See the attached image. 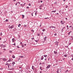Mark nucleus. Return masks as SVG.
Wrapping results in <instances>:
<instances>
[{"instance_id": "13", "label": "nucleus", "mask_w": 73, "mask_h": 73, "mask_svg": "<svg viewBox=\"0 0 73 73\" xmlns=\"http://www.w3.org/2000/svg\"><path fill=\"white\" fill-rule=\"evenodd\" d=\"M12 57L13 58H15V56L14 55H13L12 56Z\"/></svg>"}, {"instance_id": "52", "label": "nucleus", "mask_w": 73, "mask_h": 73, "mask_svg": "<svg viewBox=\"0 0 73 73\" xmlns=\"http://www.w3.org/2000/svg\"><path fill=\"white\" fill-rule=\"evenodd\" d=\"M17 3H19V4H20V2H17Z\"/></svg>"}, {"instance_id": "33", "label": "nucleus", "mask_w": 73, "mask_h": 73, "mask_svg": "<svg viewBox=\"0 0 73 73\" xmlns=\"http://www.w3.org/2000/svg\"><path fill=\"white\" fill-rule=\"evenodd\" d=\"M54 36H56V35H57V34L56 33H55L54 35Z\"/></svg>"}, {"instance_id": "60", "label": "nucleus", "mask_w": 73, "mask_h": 73, "mask_svg": "<svg viewBox=\"0 0 73 73\" xmlns=\"http://www.w3.org/2000/svg\"><path fill=\"white\" fill-rule=\"evenodd\" d=\"M38 36H40V35H39V34L38 35Z\"/></svg>"}, {"instance_id": "45", "label": "nucleus", "mask_w": 73, "mask_h": 73, "mask_svg": "<svg viewBox=\"0 0 73 73\" xmlns=\"http://www.w3.org/2000/svg\"><path fill=\"white\" fill-rule=\"evenodd\" d=\"M40 2H41V3H42V1H40Z\"/></svg>"}, {"instance_id": "32", "label": "nucleus", "mask_w": 73, "mask_h": 73, "mask_svg": "<svg viewBox=\"0 0 73 73\" xmlns=\"http://www.w3.org/2000/svg\"><path fill=\"white\" fill-rule=\"evenodd\" d=\"M64 57H66V56H67V55H64Z\"/></svg>"}, {"instance_id": "23", "label": "nucleus", "mask_w": 73, "mask_h": 73, "mask_svg": "<svg viewBox=\"0 0 73 73\" xmlns=\"http://www.w3.org/2000/svg\"><path fill=\"white\" fill-rule=\"evenodd\" d=\"M42 31L43 32H44L45 31V29H43V30H42Z\"/></svg>"}, {"instance_id": "44", "label": "nucleus", "mask_w": 73, "mask_h": 73, "mask_svg": "<svg viewBox=\"0 0 73 73\" xmlns=\"http://www.w3.org/2000/svg\"><path fill=\"white\" fill-rule=\"evenodd\" d=\"M1 33V36H2V34Z\"/></svg>"}, {"instance_id": "2", "label": "nucleus", "mask_w": 73, "mask_h": 73, "mask_svg": "<svg viewBox=\"0 0 73 73\" xmlns=\"http://www.w3.org/2000/svg\"><path fill=\"white\" fill-rule=\"evenodd\" d=\"M5 65H7L8 66V68H9V63H6L5 64Z\"/></svg>"}, {"instance_id": "7", "label": "nucleus", "mask_w": 73, "mask_h": 73, "mask_svg": "<svg viewBox=\"0 0 73 73\" xmlns=\"http://www.w3.org/2000/svg\"><path fill=\"white\" fill-rule=\"evenodd\" d=\"M8 61V62H10V61H12V59H9Z\"/></svg>"}, {"instance_id": "35", "label": "nucleus", "mask_w": 73, "mask_h": 73, "mask_svg": "<svg viewBox=\"0 0 73 73\" xmlns=\"http://www.w3.org/2000/svg\"><path fill=\"white\" fill-rule=\"evenodd\" d=\"M48 17H47V18H44V19H48Z\"/></svg>"}, {"instance_id": "43", "label": "nucleus", "mask_w": 73, "mask_h": 73, "mask_svg": "<svg viewBox=\"0 0 73 73\" xmlns=\"http://www.w3.org/2000/svg\"><path fill=\"white\" fill-rule=\"evenodd\" d=\"M44 60H45V61H46V58H45L44 59Z\"/></svg>"}, {"instance_id": "27", "label": "nucleus", "mask_w": 73, "mask_h": 73, "mask_svg": "<svg viewBox=\"0 0 73 73\" xmlns=\"http://www.w3.org/2000/svg\"><path fill=\"white\" fill-rule=\"evenodd\" d=\"M20 5H21V7H23V4H21Z\"/></svg>"}, {"instance_id": "29", "label": "nucleus", "mask_w": 73, "mask_h": 73, "mask_svg": "<svg viewBox=\"0 0 73 73\" xmlns=\"http://www.w3.org/2000/svg\"><path fill=\"white\" fill-rule=\"evenodd\" d=\"M20 44L21 45H23V43L22 42H21Z\"/></svg>"}, {"instance_id": "55", "label": "nucleus", "mask_w": 73, "mask_h": 73, "mask_svg": "<svg viewBox=\"0 0 73 73\" xmlns=\"http://www.w3.org/2000/svg\"><path fill=\"white\" fill-rule=\"evenodd\" d=\"M1 40V38L0 37V40Z\"/></svg>"}, {"instance_id": "54", "label": "nucleus", "mask_w": 73, "mask_h": 73, "mask_svg": "<svg viewBox=\"0 0 73 73\" xmlns=\"http://www.w3.org/2000/svg\"><path fill=\"white\" fill-rule=\"evenodd\" d=\"M14 1H16V0H13Z\"/></svg>"}, {"instance_id": "48", "label": "nucleus", "mask_w": 73, "mask_h": 73, "mask_svg": "<svg viewBox=\"0 0 73 73\" xmlns=\"http://www.w3.org/2000/svg\"><path fill=\"white\" fill-rule=\"evenodd\" d=\"M67 28H68V25H67Z\"/></svg>"}, {"instance_id": "6", "label": "nucleus", "mask_w": 73, "mask_h": 73, "mask_svg": "<svg viewBox=\"0 0 73 73\" xmlns=\"http://www.w3.org/2000/svg\"><path fill=\"white\" fill-rule=\"evenodd\" d=\"M54 54H57V52L54 51Z\"/></svg>"}, {"instance_id": "50", "label": "nucleus", "mask_w": 73, "mask_h": 73, "mask_svg": "<svg viewBox=\"0 0 73 73\" xmlns=\"http://www.w3.org/2000/svg\"><path fill=\"white\" fill-rule=\"evenodd\" d=\"M40 73H42V71H40Z\"/></svg>"}, {"instance_id": "42", "label": "nucleus", "mask_w": 73, "mask_h": 73, "mask_svg": "<svg viewBox=\"0 0 73 73\" xmlns=\"http://www.w3.org/2000/svg\"><path fill=\"white\" fill-rule=\"evenodd\" d=\"M56 72L58 73V71H56Z\"/></svg>"}, {"instance_id": "64", "label": "nucleus", "mask_w": 73, "mask_h": 73, "mask_svg": "<svg viewBox=\"0 0 73 73\" xmlns=\"http://www.w3.org/2000/svg\"><path fill=\"white\" fill-rule=\"evenodd\" d=\"M40 27H41V25H40Z\"/></svg>"}, {"instance_id": "12", "label": "nucleus", "mask_w": 73, "mask_h": 73, "mask_svg": "<svg viewBox=\"0 0 73 73\" xmlns=\"http://www.w3.org/2000/svg\"><path fill=\"white\" fill-rule=\"evenodd\" d=\"M56 12V11L55 10L54 11H52L51 12H54V13Z\"/></svg>"}, {"instance_id": "37", "label": "nucleus", "mask_w": 73, "mask_h": 73, "mask_svg": "<svg viewBox=\"0 0 73 73\" xmlns=\"http://www.w3.org/2000/svg\"><path fill=\"white\" fill-rule=\"evenodd\" d=\"M18 3H17L16 4H15V5H17V4H18Z\"/></svg>"}, {"instance_id": "8", "label": "nucleus", "mask_w": 73, "mask_h": 73, "mask_svg": "<svg viewBox=\"0 0 73 73\" xmlns=\"http://www.w3.org/2000/svg\"><path fill=\"white\" fill-rule=\"evenodd\" d=\"M44 59V57L43 56H42L41 57V60H42Z\"/></svg>"}, {"instance_id": "19", "label": "nucleus", "mask_w": 73, "mask_h": 73, "mask_svg": "<svg viewBox=\"0 0 73 73\" xmlns=\"http://www.w3.org/2000/svg\"><path fill=\"white\" fill-rule=\"evenodd\" d=\"M17 48H20V47L19 46H17Z\"/></svg>"}, {"instance_id": "53", "label": "nucleus", "mask_w": 73, "mask_h": 73, "mask_svg": "<svg viewBox=\"0 0 73 73\" xmlns=\"http://www.w3.org/2000/svg\"><path fill=\"white\" fill-rule=\"evenodd\" d=\"M32 16H33V14H32Z\"/></svg>"}, {"instance_id": "58", "label": "nucleus", "mask_w": 73, "mask_h": 73, "mask_svg": "<svg viewBox=\"0 0 73 73\" xmlns=\"http://www.w3.org/2000/svg\"><path fill=\"white\" fill-rule=\"evenodd\" d=\"M56 15H58V13H57Z\"/></svg>"}, {"instance_id": "20", "label": "nucleus", "mask_w": 73, "mask_h": 73, "mask_svg": "<svg viewBox=\"0 0 73 73\" xmlns=\"http://www.w3.org/2000/svg\"><path fill=\"white\" fill-rule=\"evenodd\" d=\"M22 17L23 19H24V16L23 15H22Z\"/></svg>"}, {"instance_id": "26", "label": "nucleus", "mask_w": 73, "mask_h": 73, "mask_svg": "<svg viewBox=\"0 0 73 73\" xmlns=\"http://www.w3.org/2000/svg\"><path fill=\"white\" fill-rule=\"evenodd\" d=\"M8 21V19H6V20H5V21H6L7 22Z\"/></svg>"}, {"instance_id": "38", "label": "nucleus", "mask_w": 73, "mask_h": 73, "mask_svg": "<svg viewBox=\"0 0 73 73\" xmlns=\"http://www.w3.org/2000/svg\"><path fill=\"white\" fill-rule=\"evenodd\" d=\"M31 39L32 40H33L34 39V38H31Z\"/></svg>"}, {"instance_id": "22", "label": "nucleus", "mask_w": 73, "mask_h": 73, "mask_svg": "<svg viewBox=\"0 0 73 73\" xmlns=\"http://www.w3.org/2000/svg\"><path fill=\"white\" fill-rule=\"evenodd\" d=\"M20 26H21V24H19L18 25V27H20Z\"/></svg>"}, {"instance_id": "3", "label": "nucleus", "mask_w": 73, "mask_h": 73, "mask_svg": "<svg viewBox=\"0 0 73 73\" xmlns=\"http://www.w3.org/2000/svg\"><path fill=\"white\" fill-rule=\"evenodd\" d=\"M50 67V65H48V66H47V67L46 68V69L47 68H49Z\"/></svg>"}, {"instance_id": "46", "label": "nucleus", "mask_w": 73, "mask_h": 73, "mask_svg": "<svg viewBox=\"0 0 73 73\" xmlns=\"http://www.w3.org/2000/svg\"><path fill=\"white\" fill-rule=\"evenodd\" d=\"M72 60H73V58H72L71 59Z\"/></svg>"}, {"instance_id": "41", "label": "nucleus", "mask_w": 73, "mask_h": 73, "mask_svg": "<svg viewBox=\"0 0 73 73\" xmlns=\"http://www.w3.org/2000/svg\"><path fill=\"white\" fill-rule=\"evenodd\" d=\"M24 26L25 27H27V25H25Z\"/></svg>"}, {"instance_id": "49", "label": "nucleus", "mask_w": 73, "mask_h": 73, "mask_svg": "<svg viewBox=\"0 0 73 73\" xmlns=\"http://www.w3.org/2000/svg\"><path fill=\"white\" fill-rule=\"evenodd\" d=\"M35 41L36 42H38L37 40H35Z\"/></svg>"}, {"instance_id": "21", "label": "nucleus", "mask_w": 73, "mask_h": 73, "mask_svg": "<svg viewBox=\"0 0 73 73\" xmlns=\"http://www.w3.org/2000/svg\"><path fill=\"white\" fill-rule=\"evenodd\" d=\"M33 68H34V66H32V69H33Z\"/></svg>"}, {"instance_id": "28", "label": "nucleus", "mask_w": 73, "mask_h": 73, "mask_svg": "<svg viewBox=\"0 0 73 73\" xmlns=\"http://www.w3.org/2000/svg\"><path fill=\"white\" fill-rule=\"evenodd\" d=\"M3 68H0V70H3Z\"/></svg>"}, {"instance_id": "61", "label": "nucleus", "mask_w": 73, "mask_h": 73, "mask_svg": "<svg viewBox=\"0 0 73 73\" xmlns=\"http://www.w3.org/2000/svg\"><path fill=\"white\" fill-rule=\"evenodd\" d=\"M13 45H15V44H13Z\"/></svg>"}, {"instance_id": "30", "label": "nucleus", "mask_w": 73, "mask_h": 73, "mask_svg": "<svg viewBox=\"0 0 73 73\" xmlns=\"http://www.w3.org/2000/svg\"><path fill=\"white\" fill-rule=\"evenodd\" d=\"M31 31L32 32H33V33H34V31L33 30H31Z\"/></svg>"}, {"instance_id": "57", "label": "nucleus", "mask_w": 73, "mask_h": 73, "mask_svg": "<svg viewBox=\"0 0 73 73\" xmlns=\"http://www.w3.org/2000/svg\"><path fill=\"white\" fill-rule=\"evenodd\" d=\"M56 43H57V44H58V42H56Z\"/></svg>"}, {"instance_id": "56", "label": "nucleus", "mask_w": 73, "mask_h": 73, "mask_svg": "<svg viewBox=\"0 0 73 73\" xmlns=\"http://www.w3.org/2000/svg\"><path fill=\"white\" fill-rule=\"evenodd\" d=\"M35 14L36 16V15H37V14H36V13H35Z\"/></svg>"}, {"instance_id": "15", "label": "nucleus", "mask_w": 73, "mask_h": 73, "mask_svg": "<svg viewBox=\"0 0 73 73\" xmlns=\"http://www.w3.org/2000/svg\"><path fill=\"white\" fill-rule=\"evenodd\" d=\"M22 47L24 48V45L23 44L22 45Z\"/></svg>"}, {"instance_id": "63", "label": "nucleus", "mask_w": 73, "mask_h": 73, "mask_svg": "<svg viewBox=\"0 0 73 73\" xmlns=\"http://www.w3.org/2000/svg\"><path fill=\"white\" fill-rule=\"evenodd\" d=\"M66 20H67V18H66Z\"/></svg>"}, {"instance_id": "18", "label": "nucleus", "mask_w": 73, "mask_h": 73, "mask_svg": "<svg viewBox=\"0 0 73 73\" xmlns=\"http://www.w3.org/2000/svg\"><path fill=\"white\" fill-rule=\"evenodd\" d=\"M68 70H67L66 71H65V73H66L67 72H68Z\"/></svg>"}, {"instance_id": "47", "label": "nucleus", "mask_w": 73, "mask_h": 73, "mask_svg": "<svg viewBox=\"0 0 73 73\" xmlns=\"http://www.w3.org/2000/svg\"><path fill=\"white\" fill-rule=\"evenodd\" d=\"M29 7H27V9H28V8H29Z\"/></svg>"}, {"instance_id": "10", "label": "nucleus", "mask_w": 73, "mask_h": 73, "mask_svg": "<svg viewBox=\"0 0 73 73\" xmlns=\"http://www.w3.org/2000/svg\"><path fill=\"white\" fill-rule=\"evenodd\" d=\"M46 38L47 37H45L44 38V40H45V41H46Z\"/></svg>"}, {"instance_id": "51", "label": "nucleus", "mask_w": 73, "mask_h": 73, "mask_svg": "<svg viewBox=\"0 0 73 73\" xmlns=\"http://www.w3.org/2000/svg\"><path fill=\"white\" fill-rule=\"evenodd\" d=\"M71 56L72 57H73V55H72Z\"/></svg>"}, {"instance_id": "4", "label": "nucleus", "mask_w": 73, "mask_h": 73, "mask_svg": "<svg viewBox=\"0 0 73 73\" xmlns=\"http://www.w3.org/2000/svg\"><path fill=\"white\" fill-rule=\"evenodd\" d=\"M49 28H52V29H53V28H56V27L54 26L50 27Z\"/></svg>"}, {"instance_id": "11", "label": "nucleus", "mask_w": 73, "mask_h": 73, "mask_svg": "<svg viewBox=\"0 0 73 73\" xmlns=\"http://www.w3.org/2000/svg\"><path fill=\"white\" fill-rule=\"evenodd\" d=\"M12 42H14V41H15V38H13L12 39Z\"/></svg>"}, {"instance_id": "34", "label": "nucleus", "mask_w": 73, "mask_h": 73, "mask_svg": "<svg viewBox=\"0 0 73 73\" xmlns=\"http://www.w3.org/2000/svg\"><path fill=\"white\" fill-rule=\"evenodd\" d=\"M68 5H66V8H68Z\"/></svg>"}, {"instance_id": "16", "label": "nucleus", "mask_w": 73, "mask_h": 73, "mask_svg": "<svg viewBox=\"0 0 73 73\" xmlns=\"http://www.w3.org/2000/svg\"><path fill=\"white\" fill-rule=\"evenodd\" d=\"M44 57H47V55H44Z\"/></svg>"}, {"instance_id": "5", "label": "nucleus", "mask_w": 73, "mask_h": 73, "mask_svg": "<svg viewBox=\"0 0 73 73\" xmlns=\"http://www.w3.org/2000/svg\"><path fill=\"white\" fill-rule=\"evenodd\" d=\"M3 61H7V59H6L5 58H4L3 59Z\"/></svg>"}, {"instance_id": "24", "label": "nucleus", "mask_w": 73, "mask_h": 73, "mask_svg": "<svg viewBox=\"0 0 73 73\" xmlns=\"http://www.w3.org/2000/svg\"><path fill=\"white\" fill-rule=\"evenodd\" d=\"M71 32H72V31H70V32H69V33H68V35H70V33H71Z\"/></svg>"}, {"instance_id": "39", "label": "nucleus", "mask_w": 73, "mask_h": 73, "mask_svg": "<svg viewBox=\"0 0 73 73\" xmlns=\"http://www.w3.org/2000/svg\"><path fill=\"white\" fill-rule=\"evenodd\" d=\"M4 50H6V49H5L4 48L3 49Z\"/></svg>"}, {"instance_id": "25", "label": "nucleus", "mask_w": 73, "mask_h": 73, "mask_svg": "<svg viewBox=\"0 0 73 73\" xmlns=\"http://www.w3.org/2000/svg\"><path fill=\"white\" fill-rule=\"evenodd\" d=\"M19 57H21V58H23V57H24V56H20Z\"/></svg>"}, {"instance_id": "14", "label": "nucleus", "mask_w": 73, "mask_h": 73, "mask_svg": "<svg viewBox=\"0 0 73 73\" xmlns=\"http://www.w3.org/2000/svg\"><path fill=\"white\" fill-rule=\"evenodd\" d=\"M15 64V62H13L12 63V64H13V65H14V64Z\"/></svg>"}, {"instance_id": "40", "label": "nucleus", "mask_w": 73, "mask_h": 73, "mask_svg": "<svg viewBox=\"0 0 73 73\" xmlns=\"http://www.w3.org/2000/svg\"><path fill=\"white\" fill-rule=\"evenodd\" d=\"M26 45H27V44H24V46H26Z\"/></svg>"}, {"instance_id": "17", "label": "nucleus", "mask_w": 73, "mask_h": 73, "mask_svg": "<svg viewBox=\"0 0 73 73\" xmlns=\"http://www.w3.org/2000/svg\"><path fill=\"white\" fill-rule=\"evenodd\" d=\"M40 69L41 70H42V67H40Z\"/></svg>"}, {"instance_id": "1", "label": "nucleus", "mask_w": 73, "mask_h": 73, "mask_svg": "<svg viewBox=\"0 0 73 73\" xmlns=\"http://www.w3.org/2000/svg\"><path fill=\"white\" fill-rule=\"evenodd\" d=\"M14 25H13L12 26H11L10 27H9V29H12L14 27Z\"/></svg>"}, {"instance_id": "62", "label": "nucleus", "mask_w": 73, "mask_h": 73, "mask_svg": "<svg viewBox=\"0 0 73 73\" xmlns=\"http://www.w3.org/2000/svg\"><path fill=\"white\" fill-rule=\"evenodd\" d=\"M64 28H65V27H63V29H64Z\"/></svg>"}, {"instance_id": "9", "label": "nucleus", "mask_w": 73, "mask_h": 73, "mask_svg": "<svg viewBox=\"0 0 73 73\" xmlns=\"http://www.w3.org/2000/svg\"><path fill=\"white\" fill-rule=\"evenodd\" d=\"M60 23H61V24H63H63H64V23H63L62 22V21H61V22H60Z\"/></svg>"}, {"instance_id": "31", "label": "nucleus", "mask_w": 73, "mask_h": 73, "mask_svg": "<svg viewBox=\"0 0 73 73\" xmlns=\"http://www.w3.org/2000/svg\"><path fill=\"white\" fill-rule=\"evenodd\" d=\"M9 52L10 53H12V51H10Z\"/></svg>"}, {"instance_id": "59", "label": "nucleus", "mask_w": 73, "mask_h": 73, "mask_svg": "<svg viewBox=\"0 0 73 73\" xmlns=\"http://www.w3.org/2000/svg\"><path fill=\"white\" fill-rule=\"evenodd\" d=\"M63 1H66V0H64Z\"/></svg>"}, {"instance_id": "36", "label": "nucleus", "mask_w": 73, "mask_h": 73, "mask_svg": "<svg viewBox=\"0 0 73 73\" xmlns=\"http://www.w3.org/2000/svg\"><path fill=\"white\" fill-rule=\"evenodd\" d=\"M28 5H29V6H31V4L30 3Z\"/></svg>"}]
</instances>
